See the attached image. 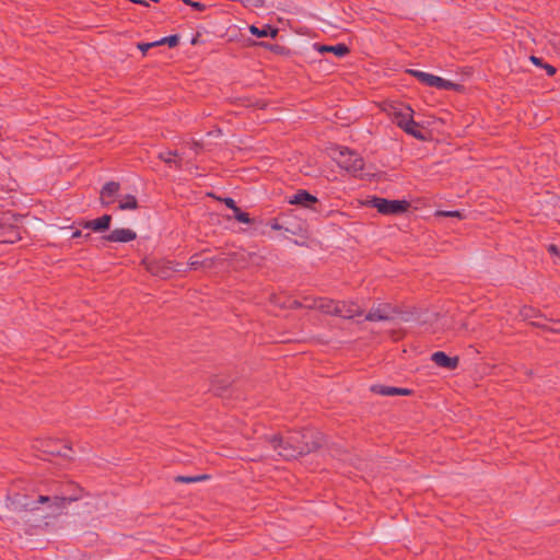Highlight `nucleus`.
I'll use <instances>...</instances> for the list:
<instances>
[{
	"instance_id": "31",
	"label": "nucleus",
	"mask_w": 560,
	"mask_h": 560,
	"mask_svg": "<svg viewBox=\"0 0 560 560\" xmlns=\"http://www.w3.org/2000/svg\"><path fill=\"white\" fill-rule=\"evenodd\" d=\"M542 67L549 77H552L556 73V68L553 66L545 63Z\"/></svg>"
},
{
	"instance_id": "26",
	"label": "nucleus",
	"mask_w": 560,
	"mask_h": 560,
	"mask_svg": "<svg viewBox=\"0 0 560 560\" xmlns=\"http://www.w3.org/2000/svg\"><path fill=\"white\" fill-rule=\"evenodd\" d=\"M209 477L207 475L195 476V477H178L177 479L183 482H198L202 480H207Z\"/></svg>"
},
{
	"instance_id": "9",
	"label": "nucleus",
	"mask_w": 560,
	"mask_h": 560,
	"mask_svg": "<svg viewBox=\"0 0 560 560\" xmlns=\"http://www.w3.org/2000/svg\"><path fill=\"white\" fill-rule=\"evenodd\" d=\"M120 191V184L118 182H107L104 184L100 191V202L104 207H108L113 205L119 195Z\"/></svg>"
},
{
	"instance_id": "23",
	"label": "nucleus",
	"mask_w": 560,
	"mask_h": 560,
	"mask_svg": "<svg viewBox=\"0 0 560 560\" xmlns=\"http://www.w3.org/2000/svg\"><path fill=\"white\" fill-rule=\"evenodd\" d=\"M179 43V37L177 35H171L167 37H163L160 40H156L158 46L160 45H168L170 47H175Z\"/></svg>"
},
{
	"instance_id": "27",
	"label": "nucleus",
	"mask_w": 560,
	"mask_h": 560,
	"mask_svg": "<svg viewBox=\"0 0 560 560\" xmlns=\"http://www.w3.org/2000/svg\"><path fill=\"white\" fill-rule=\"evenodd\" d=\"M158 46L156 42L153 43H140L138 44V48L145 54L150 48Z\"/></svg>"
},
{
	"instance_id": "33",
	"label": "nucleus",
	"mask_w": 560,
	"mask_h": 560,
	"mask_svg": "<svg viewBox=\"0 0 560 560\" xmlns=\"http://www.w3.org/2000/svg\"><path fill=\"white\" fill-rule=\"evenodd\" d=\"M224 203L228 208H230L232 210L236 207V203L232 198H225Z\"/></svg>"
},
{
	"instance_id": "20",
	"label": "nucleus",
	"mask_w": 560,
	"mask_h": 560,
	"mask_svg": "<svg viewBox=\"0 0 560 560\" xmlns=\"http://www.w3.org/2000/svg\"><path fill=\"white\" fill-rule=\"evenodd\" d=\"M118 208L120 210H136L138 209V200L135 195H125L118 199Z\"/></svg>"
},
{
	"instance_id": "39",
	"label": "nucleus",
	"mask_w": 560,
	"mask_h": 560,
	"mask_svg": "<svg viewBox=\"0 0 560 560\" xmlns=\"http://www.w3.org/2000/svg\"><path fill=\"white\" fill-rule=\"evenodd\" d=\"M186 4L191 5L192 0H183Z\"/></svg>"
},
{
	"instance_id": "2",
	"label": "nucleus",
	"mask_w": 560,
	"mask_h": 560,
	"mask_svg": "<svg viewBox=\"0 0 560 560\" xmlns=\"http://www.w3.org/2000/svg\"><path fill=\"white\" fill-rule=\"evenodd\" d=\"M383 110L406 133L419 140L424 139L420 125L413 120V109L409 105L392 102L385 104Z\"/></svg>"
},
{
	"instance_id": "19",
	"label": "nucleus",
	"mask_w": 560,
	"mask_h": 560,
	"mask_svg": "<svg viewBox=\"0 0 560 560\" xmlns=\"http://www.w3.org/2000/svg\"><path fill=\"white\" fill-rule=\"evenodd\" d=\"M74 499H67L63 497H47V495H40L38 498L39 503H50V506H54L55 509H62L66 506L68 502L73 501Z\"/></svg>"
},
{
	"instance_id": "17",
	"label": "nucleus",
	"mask_w": 560,
	"mask_h": 560,
	"mask_svg": "<svg viewBox=\"0 0 560 560\" xmlns=\"http://www.w3.org/2000/svg\"><path fill=\"white\" fill-rule=\"evenodd\" d=\"M314 47L320 54L332 52L334 55L340 58L347 56L350 51L348 46L345 44H337L334 46L315 44Z\"/></svg>"
},
{
	"instance_id": "38",
	"label": "nucleus",
	"mask_w": 560,
	"mask_h": 560,
	"mask_svg": "<svg viewBox=\"0 0 560 560\" xmlns=\"http://www.w3.org/2000/svg\"><path fill=\"white\" fill-rule=\"evenodd\" d=\"M81 235H82L81 231H75V232H73V234H72V238L81 237Z\"/></svg>"
},
{
	"instance_id": "5",
	"label": "nucleus",
	"mask_w": 560,
	"mask_h": 560,
	"mask_svg": "<svg viewBox=\"0 0 560 560\" xmlns=\"http://www.w3.org/2000/svg\"><path fill=\"white\" fill-rule=\"evenodd\" d=\"M142 265L144 266L145 270L149 271L151 275L160 277L162 279H167L172 277V275L175 271H177L173 262L165 259H144L142 261Z\"/></svg>"
},
{
	"instance_id": "6",
	"label": "nucleus",
	"mask_w": 560,
	"mask_h": 560,
	"mask_svg": "<svg viewBox=\"0 0 560 560\" xmlns=\"http://www.w3.org/2000/svg\"><path fill=\"white\" fill-rule=\"evenodd\" d=\"M337 162L340 167L345 168L350 173H358L363 170V159L357 153L348 149L339 151Z\"/></svg>"
},
{
	"instance_id": "32",
	"label": "nucleus",
	"mask_w": 560,
	"mask_h": 560,
	"mask_svg": "<svg viewBox=\"0 0 560 560\" xmlns=\"http://www.w3.org/2000/svg\"><path fill=\"white\" fill-rule=\"evenodd\" d=\"M190 7H192L194 9H196L198 11H203L206 9L205 3L197 2V1H192Z\"/></svg>"
},
{
	"instance_id": "36",
	"label": "nucleus",
	"mask_w": 560,
	"mask_h": 560,
	"mask_svg": "<svg viewBox=\"0 0 560 560\" xmlns=\"http://www.w3.org/2000/svg\"><path fill=\"white\" fill-rule=\"evenodd\" d=\"M233 212H234V218L237 220V215H240V213H242L243 211L236 206L233 209Z\"/></svg>"
},
{
	"instance_id": "10",
	"label": "nucleus",
	"mask_w": 560,
	"mask_h": 560,
	"mask_svg": "<svg viewBox=\"0 0 560 560\" xmlns=\"http://www.w3.org/2000/svg\"><path fill=\"white\" fill-rule=\"evenodd\" d=\"M336 306L340 311L336 316L343 318H353L363 314V310L353 301H337Z\"/></svg>"
},
{
	"instance_id": "3",
	"label": "nucleus",
	"mask_w": 560,
	"mask_h": 560,
	"mask_svg": "<svg viewBox=\"0 0 560 560\" xmlns=\"http://www.w3.org/2000/svg\"><path fill=\"white\" fill-rule=\"evenodd\" d=\"M364 205L375 208L384 215L401 214L410 208V203L407 200H388L381 197H372Z\"/></svg>"
},
{
	"instance_id": "11",
	"label": "nucleus",
	"mask_w": 560,
	"mask_h": 560,
	"mask_svg": "<svg viewBox=\"0 0 560 560\" xmlns=\"http://www.w3.org/2000/svg\"><path fill=\"white\" fill-rule=\"evenodd\" d=\"M22 238L18 226L8 223H0V243L13 244Z\"/></svg>"
},
{
	"instance_id": "18",
	"label": "nucleus",
	"mask_w": 560,
	"mask_h": 560,
	"mask_svg": "<svg viewBox=\"0 0 560 560\" xmlns=\"http://www.w3.org/2000/svg\"><path fill=\"white\" fill-rule=\"evenodd\" d=\"M249 32L257 37H271L275 38L278 35V28L270 25H265L261 28L250 25Z\"/></svg>"
},
{
	"instance_id": "1",
	"label": "nucleus",
	"mask_w": 560,
	"mask_h": 560,
	"mask_svg": "<svg viewBox=\"0 0 560 560\" xmlns=\"http://www.w3.org/2000/svg\"><path fill=\"white\" fill-rule=\"evenodd\" d=\"M272 443L278 455L284 459L295 458L319 446V441L315 439V433L312 430L291 434L285 441L280 438L275 439Z\"/></svg>"
},
{
	"instance_id": "13",
	"label": "nucleus",
	"mask_w": 560,
	"mask_h": 560,
	"mask_svg": "<svg viewBox=\"0 0 560 560\" xmlns=\"http://www.w3.org/2000/svg\"><path fill=\"white\" fill-rule=\"evenodd\" d=\"M431 359L438 366L445 368L448 370H455L458 366L459 362L457 357H448L443 351L434 352Z\"/></svg>"
},
{
	"instance_id": "16",
	"label": "nucleus",
	"mask_w": 560,
	"mask_h": 560,
	"mask_svg": "<svg viewBox=\"0 0 560 560\" xmlns=\"http://www.w3.org/2000/svg\"><path fill=\"white\" fill-rule=\"evenodd\" d=\"M372 390L376 394H380L382 396H409L411 395V390L408 388H400V387H394V386H384V385H376L372 387Z\"/></svg>"
},
{
	"instance_id": "29",
	"label": "nucleus",
	"mask_w": 560,
	"mask_h": 560,
	"mask_svg": "<svg viewBox=\"0 0 560 560\" xmlns=\"http://www.w3.org/2000/svg\"><path fill=\"white\" fill-rule=\"evenodd\" d=\"M438 214L439 215H444V217H457V218H460V213L458 211H439Z\"/></svg>"
},
{
	"instance_id": "22",
	"label": "nucleus",
	"mask_w": 560,
	"mask_h": 560,
	"mask_svg": "<svg viewBox=\"0 0 560 560\" xmlns=\"http://www.w3.org/2000/svg\"><path fill=\"white\" fill-rule=\"evenodd\" d=\"M176 152L167 151L159 154V159L165 162L166 164H174L176 167L180 166V162L175 159Z\"/></svg>"
},
{
	"instance_id": "25",
	"label": "nucleus",
	"mask_w": 560,
	"mask_h": 560,
	"mask_svg": "<svg viewBox=\"0 0 560 560\" xmlns=\"http://www.w3.org/2000/svg\"><path fill=\"white\" fill-rule=\"evenodd\" d=\"M365 319L370 322H378L387 319V316L383 314L380 310H376L368 313Z\"/></svg>"
},
{
	"instance_id": "15",
	"label": "nucleus",
	"mask_w": 560,
	"mask_h": 560,
	"mask_svg": "<svg viewBox=\"0 0 560 560\" xmlns=\"http://www.w3.org/2000/svg\"><path fill=\"white\" fill-rule=\"evenodd\" d=\"M112 222V217L109 214H104L97 219L84 221L82 226L85 229L93 230L95 232H102L109 228Z\"/></svg>"
},
{
	"instance_id": "37",
	"label": "nucleus",
	"mask_w": 560,
	"mask_h": 560,
	"mask_svg": "<svg viewBox=\"0 0 560 560\" xmlns=\"http://www.w3.org/2000/svg\"><path fill=\"white\" fill-rule=\"evenodd\" d=\"M233 212H234V218L237 220V215H240V213H242L243 211L236 206L233 209Z\"/></svg>"
},
{
	"instance_id": "35",
	"label": "nucleus",
	"mask_w": 560,
	"mask_h": 560,
	"mask_svg": "<svg viewBox=\"0 0 560 560\" xmlns=\"http://www.w3.org/2000/svg\"><path fill=\"white\" fill-rule=\"evenodd\" d=\"M530 61H532L534 65H536V66H540V67H542L541 59H540V58H538V57L532 56V57H530Z\"/></svg>"
},
{
	"instance_id": "40",
	"label": "nucleus",
	"mask_w": 560,
	"mask_h": 560,
	"mask_svg": "<svg viewBox=\"0 0 560 560\" xmlns=\"http://www.w3.org/2000/svg\"><path fill=\"white\" fill-rule=\"evenodd\" d=\"M140 4H141V5H145V7H148V5H149V3H148L147 1H143V0H142V3H140Z\"/></svg>"
},
{
	"instance_id": "24",
	"label": "nucleus",
	"mask_w": 560,
	"mask_h": 560,
	"mask_svg": "<svg viewBox=\"0 0 560 560\" xmlns=\"http://www.w3.org/2000/svg\"><path fill=\"white\" fill-rule=\"evenodd\" d=\"M520 314L524 319H532L538 317V312L530 306H523Z\"/></svg>"
},
{
	"instance_id": "28",
	"label": "nucleus",
	"mask_w": 560,
	"mask_h": 560,
	"mask_svg": "<svg viewBox=\"0 0 560 560\" xmlns=\"http://www.w3.org/2000/svg\"><path fill=\"white\" fill-rule=\"evenodd\" d=\"M237 221L246 224L250 223L249 214L246 212L240 213V215H237Z\"/></svg>"
},
{
	"instance_id": "12",
	"label": "nucleus",
	"mask_w": 560,
	"mask_h": 560,
	"mask_svg": "<svg viewBox=\"0 0 560 560\" xmlns=\"http://www.w3.org/2000/svg\"><path fill=\"white\" fill-rule=\"evenodd\" d=\"M137 234L130 229H115L105 238L108 242L128 243L136 240Z\"/></svg>"
},
{
	"instance_id": "14",
	"label": "nucleus",
	"mask_w": 560,
	"mask_h": 560,
	"mask_svg": "<svg viewBox=\"0 0 560 560\" xmlns=\"http://www.w3.org/2000/svg\"><path fill=\"white\" fill-rule=\"evenodd\" d=\"M316 202L317 198L306 190H299L289 199L290 205H298L304 208H311Z\"/></svg>"
},
{
	"instance_id": "30",
	"label": "nucleus",
	"mask_w": 560,
	"mask_h": 560,
	"mask_svg": "<svg viewBox=\"0 0 560 560\" xmlns=\"http://www.w3.org/2000/svg\"><path fill=\"white\" fill-rule=\"evenodd\" d=\"M548 331L560 334V322H553L550 327L547 328Z\"/></svg>"
},
{
	"instance_id": "7",
	"label": "nucleus",
	"mask_w": 560,
	"mask_h": 560,
	"mask_svg": "<svg viewBox=\"0 0 560 560\" xmlns=\"http://www.w3.org/2000/svg\"><path fill=\"white\" fill-rule=\"evenodd\" d=\"M336 302L337 301L330 300L327 298H314V299L306 298L301 303V305L304 307L318 310L328 315H336V313L339 312L336 306Z\"/></svg>"
},
{
	"instance_id": "8",
	"label": "nucleus",
	"mask_w": 560,
	"mask_h": 560,
	"mask_svg": "<svg viewBox=\"0 0 560 560\" xmlns=\"http://www.w3.org/2000/svg\"><path fill=\"white\" fill-rule=\"evenodd\" d=\"M42 448L47 454L65 457L71 452V446L66 440L52 438L44 440L42 442Z\"/></svg>"
},
{
	"instance_id": "34",
	"label": "nucleus",
	"mask_w": 560,
	"mask_h": 560,
	"mask_svg": "<svg viewBox=\"0 0 560 560\" xmlns=\"http://www.w3.org/2000/svg\"><path fill=\"white\" fill-rule=\"evenodd\" d=\"M270 49L275 52H278V54H284V47H281V46H270Z\"/></svg>"
},
{
	"instance_id": "4",
	"label": "nucleus",
	"mask_w": 560,
	"mask_h": 560,
	"mask_svg": "<svg viewBox=\"0 0 560 560\" xmlns=\"http://www.w3.org/2000/svg\"><path fill=\"white\" fill-rule=\"evenodd\" d=\"M408 72L415 78H417L421 83L431 88H435L438 90L455 91L459 93H463L465 90L464 85L462 84L454 83L450 80H445L441 77L424 71L408 70Z\"/></svg>"
},
{
	"instance_id": "21",
	"label": "nucleus",
	"mask_w": 560,
	"mask_h": 560,
	"mask_svg": "<svg viewBox=\"0 0 560 560\" xmlns=\"http://www.w3.org/2000/svg\"><path fill=\"white\" fill-rule=\"evenodd\" d=\"M188 265L190 269L197 270L199 268L211 267L212 260L208 258L202 259L201 255L197 254L190 257Z\"/></svg>"
}]
</instances>
